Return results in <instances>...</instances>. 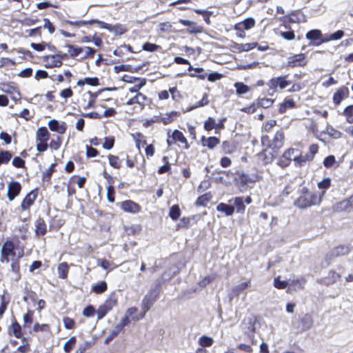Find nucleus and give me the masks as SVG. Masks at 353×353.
<instances>
[{
    "label": "nucleus",
    "mask_w": 353,
    "mask_h": 353,
    "mask_svg": "<svg viewBox=\"0 0 353 353\" xmlns=\"http://www.w3.org/2000/svg\"><path fill=\"white\" fill-rule=\"evenodd\" d=\"M201 143L203 146H206L209 149H213L218 144H219L220 141L218 138H216L215 137H210L208 138L202 137H201Z\"/></svg>",
    "instance_id": "6ab92c4d"
},
{
    "label": "nucleus",
    "mask_w": 353,
    "mask_h": 353,
    "mask_svg": "<svg viewBox=\"0 0 353 353\" xmlns=\"http://www.w3.org/2000/svg\"><path fill=\"white\" fill-rule=\"evenodd\" d=\"M11 261H12L11 265H10L11 269H12V271L14 273V276L13 279L15 281H18V280H19V279L21 277V275L19 274L20 265H19V260L14 259V258H12Z\"/></svg>",
    "instance_id": "b1692460"
},
{
    "label": "nucleus",
    "mask_w": 353,
    "mask_h": 353,
    "mask_svg": "<svg viewBox=\"0 0 353 353\" xmlns=\"http://www.w3.org/2000/svg\"><path fill=\"white\" fill-rule=\"evenodd\" d=\"M340 277L341 275L339 273H336L335 271H330L327 277L325 279L324 283L326 285L332 284L336 282Z\"/></svg>",
    "instance_id": "a878e982"
},
{
    "label": "nucleus",
    "mask_w": 353,
    "mask_h": 353,
    "mask_svg": "<svg viewBox=\"0 0 353 353\" xmlns=\"http://www.w3.org/2000/svg\"><path fill=\"white\" fill-rule=\"evenodd\" d=\"M348 94V90L345 87L341 88L333 95V101L335 104L338 105L341 103L343 99Z\"/></svg>",
    "instance_id": "aec40b11"
},
{
    "label": "nucleus",
    "mask_w": 353,
    "mask_h": 353,
    "mask_svg": "<svg viewBox=\"0 0 353 353\" xmlns=\"http://www.w3.org/2000/svg\"><path fill=\"white\" fill-rule=\"evenodd\" d=\"M343 113L346 117L347 121L350 123H353V105L347 106Z\"/></svg>",
    "instance_id": "49530a36"
},
{
    "label": "nucleus",
    "mask_w": 353,
    "mask_h": 353,
    "mask_svg": "<svg viewBox=\"0 0 353 353\" xmlns=\"http://www.w3.org/2000/svg\"><path fill=\"white\" fill-rule=\"evenodd\" d=\"M323 196L324 191L319 193L312 192L307 188L303 187L300 190L299 196L294 201V205L302 209L312 205H317L320 204Z\"/></svg>",
    "instance_id": "f257e3e1"
},
{
    "label": "nucleus",
    "mask_w": 353,
    "mask_h": 353,
    "mask_svg": "<svg viewBox=\"0 0 353 353\" xmlns=\"http://www.w3.org/2000/svg\"><path fill=\"white\" fill-rule=\"evenodd\" d=\"M350 208H352L353 210V194L347 199L336 204V209L338 210H348L350 212Z\"/></svg>",
    "instance_id": "2eb2a0df"
},
{
    "label": "nucleus",
    "mask_w": 353,
    "mask_h": 353,
    "mask_svg": "<svg viewBox=\"0 0 353 353\" xmlns=\"http://www.w3.org/2000/svg\"><path fill=\"white\" fill-rule=\"evenodd\" d=\"M159 292L160 286L159 285H156L150 289L149 292L145 296H150L152 299H154L156 301V300L159 298Z\"/></svg>",
    "instance_id": "ea45409f"
},
{
    "label": "nucleus",
    "mask_w": 353,
    "mask_h": 353,
    "mask_svg": "<svg viewBox=\"0 0 353 353\" xmlns=\"http://www.w3.org/2000/svg\"><path fill=\"white\" fill-rule=\"evenodd\" d=\"M44 61L46 68L60 67L62 65V57L59 54L46 56Z\"/></svg>",
    "instance_id": "9d476101"
},
{
    "label": "nucleus",
    "mask_w": 353,
    "mask_h": 353,
    "mask_svg": "<svg viewBox=\"0 0 353 353\" xmlns=\"http://www.w3.org/2000/svg\"><path fill=\"white\" fill-rule=\"evenodd\" d=\"M255 25V21L253 18H248L246 19H245L244 21L237 23L236 26H235V29L236 30H248L250 29H251L252 28H253Z\"/></svg>",
    "instance_id": "a211bd4d"
},
{
    "label": "nucleus",
    "mask_w": 353,
    "mask_h": 353,
    "mask_svg": "<svg viewBox=\"0 0 353 353\" xmlns=\"http://www.w3.org/2000/svg\"><path fill=\"white\" fill-rule=\"evenodd\" d=\"M214 342V339L212 337L203 335L199 339V345L203 347H210Z\"/></svg>",
    "instance_id": "473e14b6"
},
{
    "label": "nucleus",
    "mask_w": 353,
    "mask_h": 353,
    "mask_svg": "<svg viewBox=\"0 0 353 353\" xmlns=\"http://www.w3.org/2000/svg\"><path fill=\"white\" fill-rule=\"evenodd\" d=\"M256 322V318L250 315L245 317L241 323V330L248 335H252L255 332V324Z\"/></svg>",
    "instance_id": "423d86ee"
},
{
    "label": "nucleus",
    "mask_w": 353,
    "mask_h": 353,
    "mask_svg": "<svg viewBox=\"0 0 353 353\" xmlns=\"http://www.w3.org/2000/svg\"><path fill=\"white\" fill-rule=\"evenodd\" d=\"M108 160L110 165L116 169H119L121 166V161L117 156L110 154L108 155Z\"/></svg>",
    "instance_id": "72a5a7b5"
},
{
    "label": "nucleus",
    "mask_w": 353,
    "mask_h": 353,
    "mask_svg": "<svg viewBox=\"0 0 353 353\" xmlns=\"http://www.w3.org/2000/svg\"><path fill=\"white\" fill-rule=\"evenodd\" d=\"M301 323L304 330L310 329L313 323L312 316L309 314H305L301 319Z\"/></svg>",
    "instance_id": "58836bf2"
},
{
    "label": "nucleus",
    "mask_w": 353,
    "mask_h": 353,
    "mask_svg": "<svg viewBox=\"0 0 353 353\" xmlns=\"http://www.w3.org/2000/svg\"><path fill=\"white\" fill-rule=\"evenodd\" d=\"M335 163H336L335 157L333 155H329L323 161V165L327 168H332V166H334Z\"/></svg>",
    "instance_id": "6e6d98bb"
},
{
    "label": "nucleus",
    "mask_w": 353,
    "mask_h": 353,
    "mask_svg": "<svg viewBox=\"0 0 353 353\" xmlns=\"http://www.w3.org/2000/svg\"><path fill=\"white\" fill-rule=\"evenodd\" d=\"M344 35V32L343 30H338L329 36L325 38L323 41L327 42L332 40H339L341 39Z\"/></svg>",
    "instance_id": "4c0bfd02"
},
{
    "label": "nucleus",
    "mask_w": 353,
    "mask_h": 353,
    "mask_svg": "<svg viewBox=\"0 0 353 353\" xmlns=\"http://www.w3.org/2000/svg\"><path fill=\"white\" fill-rule=\"evenodd\" d=\"M305 283V280L303 278H298L296 279L292 280L290 285L292 286H298L299 288H303Z\"/></svg>",
    "instance_id": "69168bd1"
},
{
    "label": "nucleus",
    "mask_w": 353,
    "mask_h": 353,
    "mask_svg": "<svg viewBox=\"0 0 353 353\" xmlns=\"http://www.w3.org/2000/svg\"><path fill=\"white\" fill-rule=\"evenodd\" d=\"M284 134L282 132H277L273 139V145L275 148H280L283 144Z\"/></svg>",
    "instance_id": "c85d7f7f"
},
{
    "label": "nucleus",
    "mask_w": 353,
    "mask_h": 353,
    "mask_svg": "<svg viewBox=\"0 0 353 353\" xmlns=\"http://www.w3.org/2000/svg\"><path fill=\"white\" fill-rule=\"evenodd\" d=\"M306 64L304 54H298L288 57L286 66L288 68H296Z\"/></svg>",
    "instance_id": "1a4fd4ad"
},
{
    "label": "nucleus",
    "mask_w": 353,
    "mask_h": 353,
    "mask_svg": "<svg viewBox=\"0 0 353 353\" xmlns=\"http://www.w3.org/2000/svg\"><path fill=\"white\" fill-rule=\"evenodd\" d=\"M50 133L46 127L39 128L36 133L37 150L39 152H45L48 149V141Z\"/></svg>",
    "instance_id": "f03ea898"
},
{
    "label": "nucleus",
    "mask_w": 353,
    "mask_h": 353,
    "mask_svg": "<svg viewBox=\"0 0 353 353\" xmlns=\"http://www.w3.org/2000/svg\"><path fill=\"white\" fill-rule=\"evenodd\" d=\"M171 134L175 142L178 141L183 144L185 149H188L190 148L187 139L181 131L174 130Z\"/></svg>",
    "instance_id": "f3484780"
},
{
    "label": "nucleus",
    "mask_w": 353,
    "mask_h": 353,
    "mask_svg": "<svg viewBox=\"0 0 353 353\" xmlns=\"http://www.w3.org/2000/svg\"><path fill=\"white\" fill-rule=\"evenodd\" d=\"M97 265L105 270H112L117 268V265L106 259H98Z\"/></svg>",
    "instance_id": "2f4dec72"
},
{
    "label": "nucleus",
    "mask_w": 353,
    "mask_h": 353,
    "mask_svg": "<svg viewBox=\"0 0 353 353\" xmlns=\"http://www.w3.org/2000/svg\"><path fill=\"white\" fill-rule=\"evenodd\" d=\"M11 328L13 332V334L16 338H21L22 333H21V325L17 322L12 323L11 325Z\"/></svg>",
    "instance_id": "09e8293b"
},
{
    "label": "nucleus",
    "mask_w": 353,
    "mask_h": 353,
    "mask_svg": "<svg viewBox=\"0 0 353 353\" xmlns=\"http://www.w3.org/2000/svg\"><path fill=\"white\" fill-rule=\"evenodd\" d=\"M130 323V319L127 315H125L120 321V322L115 326L119 330H122L123 327L128 325Z\"/></svg>",
    "instance_id": "338daca9"
},
{
    "label": "nucleus",
    "mask_w": 353,
    "mask_h": 353,
    "mask_svg": "<svg viewBox=\"0 0 353 353\" xmlns=\"http://www.w3.org/2000/svg\"><path fill=\"white\" fill-rule=\"evenodd\" d=\"M321 32L319 30H312L306 34V38L310 40H316L320 39Z\"/></svg>",
    "instance_id": "c03bdc74"
},
{
    "label": "nucleus",
    "mask_w": 353,
    "mask_h": 353,
    "mask_svg": "<svg viewBox=\"0 0 353 353\" xmlns=\"http://www.w3.org/2000/svg\"><path fill=\"white\" fill-rule=\"evenodd\" d=\"M289 283L285 281H280L279 276L274 279V285L277 289H285L288 286Z\"/></svg>",
    "instance_id": "603ef678"
},
{
    "label": "nucleus",
    "mask_w": 353,
    "mask_h": 353,
    "mask_svg": "<svg viewBox=\"0 0 353 353\" xmlns=\"http://www.w3.org/2000/svg\"><path fill=\"white\" fill-rule=\"evenodd\" d=\"M295 153H298L297 149H288L279 158L277 164L283 168L288 167L290 164L291 161L292 160L294 161V157Z\"/></svg>",
    "instance_id": "6e6552de"
},
{
    "label": "nucleus",
    "mask_w": 353,
    "mask_h": 353,
    "mask_svg": "<svg viewBox=\"0 0 353 353\" xmlns=\"http://www.w3.org/2000/svg\"><path fill=\"white\" fill-rule=\"evenodd\" d=\"M179 114V113L178 112L172 111L169 114H166L165 117H161V122L164 125L169 124L173 121L174 117H177Z\"/></svg>",
    "instance_id": "c9c22d12"
},
{
    "label": "nucleus",
    "mask_w": 353,
    "mask_h": 353,
    "mask_svg": "<svg viewBox=\"0 0 353 353\" xmlns=\"http://www.w3.org/2000/svg\"><path fill=\"white\" fill-rule=\"evenodd\" d=\"M37 192L31 191L23 199L21 207L22 210H28L34 202L37 199Z\"/></svg>",
    "instance_id": "4468645a"
},
{
    "label": "nucleus",
    "mask_w": 353,
    "mask_h": 353,
    "mask_svg": "<svg viewBox=\"0 0 353 353\" xmlns=\"http://www.w3.org/2000/svg\"><path fill=\"white\" fill-rule=\"evenodd\" d=\"M181 214V211L179 207L177 205H174L172 206L170 210L169 215L173 220H176L179 218Z\"/></svg>",
    "instance_id": "79ce46f5"
},
{
    "label": "nucleus",
    "mask_w": 353,
    "mask_h": 353,
    "mask_svg": "<svg viewBox=\"0 0 353 353\" xmlns=\"http://www.w3.org/2000/svg\"><path fill=\"white\" fill-rule=\"evenodd\" d=\"M35 232L37 235H44L46 233V224L43 219L39 218L37 219L35 221Z\"/></svg>",
    "instance_id": "412c9836"
},
{
    "label": "nucleus",
    "mask_w": 353,
    "mask_h": 353,
    "mask_svg": "<svg viewBox=\"0 0 353 353\" xmlns=\"http://www.w3.org/2000/svg\"><path fill=\"white\" fill-rule=\"evenodd\" d=\"M12 154L10 152L7 150H0V165L3 163H8L11 158Z\"/></svg>",
    "instance_id": "f704fd0d"
},
{
    "label": "nucleus",
    "mask_w": 353,
    "mask_h": 353,
    "mask_svg": "<svg viewBox=\"0 0 353 353\" xmlns=\"http://www.w3.org/2000/svg\"><path fill=\"white\" fill-rule=\"evenodd\" d=\"M288 74L272 78L267 83L269 89L274 92L277 88L283 90L292 84V81L288 80Z\"/></svg>",
    "instance_id": "20e7f679"
},
{
    "label": "nucleus",
    "mask_w": 353,
    "mask_h": 353,
    "mask_svg": "<svg viewBox=\"0 0 353 353\" xmlns=\"http://www.w3.org/2000/svg\"><path fill=\"white\" fill-rule=\"evenodd\" d=\"M108 288V285L105 281H101L97 284H94L92 287V290L97 294H101L104 292Z\"/></svg>",
    "instance_id": "cd10ccee"
},
{
    "label": "nucleus",
    "mask_w": 353,
    "mask_h": 353,
    "mask_svg": "<svg viewBox=\"0 0 353 353\" xmlns=\"http://www.w3.org/2000/svg\"><path fill=\"white\" fill-rule=\"evenodd\" d=\"M250 283V281L241 283L232 289V294L235 296H239L241 292L246 289Z\"/></svg>",
    "instance_id": "e433bc0d"
},
{
    "label": "nucleus",
    "mask_w": 353,
    "mask_h": 353,
    "mask_svg": "<svg viewBox=\"0 0 353 353\" xmlns=\"http://www.w3.org/2000/svg\"><path fill=\"white\" fill-rule=\"evenodd\" d=\"M121 208L123 211L130 213H137L140 211V206L131 200L122 202Z\"/></svg>",
    "instance_id": "ddd939ff"
},
{
    "label": "nucleus",
    "mask_w": 353,
    "mask_h": 353,
    "mask_svg": "<svg viewBox=\"0 0 353 353\" xmlns=\"http://www.w3.org/2000/svg\"><path fill=\"white\" fill-rule=\"evenodd\" d=\"M137 310H138L137 307H132L127 310L125 315H127L128 318L130 317L132 321H138L141 319H143L144 317V314L137 315L136 313Z\"/></svg>",
    "instance_id": "bb28decb"
},
{
    "label": "nucleus",
    "mask_w": 353,
    "mask_h": 353,
    "mask_svg": "<svg viewBox=\"0 0 353 353\" xmlns=\"http://www.w3.org/2000/svg\"><path fill=\"white\" fill-rule=\"evenodd\" d=\"M351 251L349 245H340L332 249L325 256L324 263L329 265L336 257L348 254Z\"/></svg>",
    "instance_id": "7ed1b4c3"
},
{
    "label": "nucleus",
    "mask_w": 353,
    "mask_h": 353,
    "mask_svg": "<svg viewBox=\"0 0 353 353\" xmlns=\"http://www.w3.org/2000/svg\"><path fill=\"white\" fill-rule=\"evenodd\" d=\"M331 185V180L330 178H325L321 181L318 183V188L325 192L328 189Z\"/></svg>",
    "instance_id": "5fc2aeb1"
},
{
    "label": "nucleus",
    "mask_w": 353,
    "mask_h": 353,
    "mask_svg": "<svg viewBox=\"0 0 353 353\" xmlns=\"http://www.w3.org/2000/svg\"><path fill=\"white\" fill-rule=\"evenodd\" d=\"M216 126V122L214 119L212 117H209L205 122H204V128L207 131L212 130V129L215 128Z\"/></svg>",
    "instance_id": "864d4df0"
},
{
    "label": "nucleus",
    "mask_w": 353,
    "mask_h": 353,
    "mask_svg": "<svg viewBox=\"0 0 353 353\" xmlns=\"http://www.w3.org/2000/svg\"><path fill=\"white\" fill-rule=\"evenodd\" d=\"M235 88L239 94H245L249 90L248 86L242 83H236Z\"/></svg>",
    "instance_id": "13d9d810"
},
{
    "label": "nucleus",
    "mask_w": 353,
    "mask_h": 353,
    "mask_svg": "<svg viewBox=\"0 0 353 353\" xmlns=\"http://www.w3.org/2000/svg\"><path fill=\"white\" fill-rule=\"evenodd\" d=\"M68 265L67 263L63 262L58 266L59 276L61 279H66L68 273Z\"/></svg>",
    "instance_id": "c756f323"
},
{
    "label": "nucleus",
    "mask_w": 353,
    "mask_h": 353,
    "mask_svg": "<svg viewBox=\"0 0 353 353\" xmlns=\"http://www.w3.org/2000/svg\"><path fill=\"white\" fill-rule=\"evenodd\" d=\"M94 344V341H85L80 345L76 353H84L87 350L90 349Z\"/></svg>",
    "instance_id": "de8ad7c7"
},
{
    "label": "nucleus",
    "mask_w": 353,
    "mask_h": 353,
    "mask_svg": "<svg viewBox=\"0 0 353 353\" xmlns=\"http://www.w3.org/2000/svg\"><path fill=\"white\" fill-rule=\"evenodd\" d=\"M95 309L94 307L92 306V305H89L88 307H86L83 311V314L85 316H87V317H90V316H94V313H95Z\"/></svg>",
    "instance_id": "774afa93"
},
{
    "label": "nucleus",
    "mask_w": 353,
    "mask_h": 353,
    "mask_svg": "<svg viewBox=\"0 0 353 353\" xmlns=\"http://www.w3.org/2000/svg\"><path fill=\"white\" fill-rule=\"evenodd\" d=\"M216 210L224 213L226 216H231L234 212V207L223 203H220L216 206Z\"/></svg>",
    "instance_id": "4be33fe9"
},
{
    "label": "nucleus",
    "mask_w": 353,
    "mask_h": 353,
    "mask_svg": "<svg viewBox=\"0 0 353 353\" xmlns=\"http://www.w3.org/2000/svg\"><path fill=\"white\" fill-rule=\"evenodd\" d=\"M33 321V312L31 310H28V312L23 315V321L24 325L23 327H30V324Z\"/></svg>",
    "instance_id": "3c124183"
},
{
    "label": "nucleus",
    "mask_w": 353,
    "mask_h": 353,
    "mask_svg": "<svg viewBox=\"0 0 353 353\" xmlns=\"http://www.w3.org/2000/svg\"><path fill=\"white\" fill-rule=\"evenodd\" d=\"M121 330H119L117 327H114L113 330L111 331L110 334L106 337L105 339V343H108L111 341L115 336H117Z\"/></svg>",
    "instance_id": "0e129e2a"
},
{
    "label": "nucleus",
    "mask_w": 353,
    "mask_h": 353,
    "mask_svg": "<svg viewBox=\"0 0 353 353\" xmlns=\"http://www.w3.org/2000/svg\"><path fill=\"white\" fill-rule=\"evenodd\" d=\"M114 143V137H105V141L103 143V147L105 149L110 150L113 148Z\"/></svg>",
    "instance_id": "e2e57ef3"
},
{
    "label": "nucleus",
    "mask_w": 353,
    "mask_h": 353,
    "mask_svg": "<svg viewBox=\"0 0 353 353\" xmlns=\"http://www.w3.org/2000/svg\"><path fill=\"white\" fill-rule=\"evenodd\" d=\"M155 301L154 299H152L150 296H146L143 298L141 303V307L143 310V312L142 314H145V313L151 308V307L153 305Z\"/></svg>",
    "instance_id": "393cba45"
},
{
    "label": "nucleus",
    "mask_w": 353,
    "mask_h": 353,
    "mask_svg": "<svg viewBox=\"0 0 353 353\" xmlns=\"http://www.w3.org/2000/svg\"><path fill=\"white\" fill-rule=\"evenodd\" d=\"M148 98L142 93L138 92L132 98L130 99L127 102V105L138 104L141 109H143L147 102H148Z\"/></svg>",
    "instance_id": "9b49d317"
},
{
    "label": "nucleus",
    "mask_w": 353,
    "mask_h": 353,
    "mask_svg": "<svg viewBox=\"0 0 353 353\" xmlns=\"http://www.w3.org/2000/svg\"><path fill=\"white\" fill-rule=\"evenodd\" d=\"M48 127L50 130L57 132L59 134H63L66 128L64 124H60L56 119H51L48 121Z\"/></svg>",
    "instance_id": "dca6fc26"
},
{
    "label": "nucleus",
    "mask_w": 353,
    "mask_h": 353,
    "mask_svg": "<svg viewBox=\"0 0 353 353\" xmlns=\"http://www.w3.org/2000/svg\"><path fill=\"white\" fill-rule=\"evenodd\" d=\"M143 50L148 52H155L161 49V46L147 42L143 45Z\"/></svg>",
    "instance_id": "8fccbe9b"
},
{
    "label": "nucleus",
    "mask_w": 353,
    "mask_h": 353,
    "mask_svg": "<svg viewBox=\"0 0 353 353\" xmlns=\"http://www.w3.org/2000/svg\"><path fill=\"white\" fill-rule=\"evenodd\" d=\"M17 255V252L14 251V245L11 241H6L1 248V261L2 263H8L10 257L14 258Z\"/></svg>",
    "instance_id": "0eeeda50"
},
{
    "label": "nucleus",
    "mask_w": 353,
    "mask_h": 353,
    "mask_svg": "<svg viewBox=\"0 0 353 353\" xmlns=\"http://www.w3.org/2000/svg\"><path fill=\"white\" fill-rule=\"evenodd\" d=\"M34 332H49L50 326L48 324L35 323L33 326Z\"/></svg>",
    "instance_id": "4d7b16f0"
},
{
    "label": "nucleus",
    "mask_w": 353,
    "mask_h": 353,
    "mask_svg": "<svg viewBox=\"0 0 353 353\" xmlns=\"http://www.w3.org/2000/svg\"><path fill=\"white\" fill-rule=\"evenodd\" d=\"M83 48V52H85V54L83 58H93L95 54L96 50L90 47L85 46Z\"/></svg>",
    "instance_id": "052dcab7"
},
{
    "label": "nucleus",
    "mask_w": 353,
    "mask_h": 353,
    "mask_svg": "<svg viewBox=\"0 0 353 353\" xmlns=\"http://www.w3.org/2000/svg\"><path fill=\"white\" fill-rule=\"evenodd\" d=\"M21 190V184L17 181H12L8 187V198L11 201L20 193Z\"/></svg>",
    "instance_id": "f8f14e48"
},
{
    "label": "nucleus",
    "mask_w": 353,
    "mask_h": 353,
    "mask_svg": "<svg viewBox=\"0 0 353 353\" xmlns=\"http://www.w3.org/2000/svg\"><path fill=\"white\" fill-rule=\"evenodd\" d=\"M208 103V98H207V95L206 94H204L202 99L201 101H199V102L196 103V104L194 106H192L191 108H190L188 111H190V110H192L196 108H199V107H202L203 105H205Z\"/></svg>",
    "instance_id": "680f3d73"
},
{
    "label": "nucleus",
    "mask_w": 353,
    "mask_h": 353,
    "mask_svg": "<svg viewBox=\"0 0 353 353\" xmlns=\"http://www.w3.org/2000/svg\"><path fill=\"white\" fill-rule=\"evenodd\" d=\"M117 303V299L114 294H112L109 296V297L106 299L105 303L100 305L97 310V318L98 319H101L103 318L105 314L112 310L114 307L116 306Z\"/></svg>",
    "instance_id": "39448f33"
},
{
    "label": "nucleus",
    "mask_w": 353,
    "mask_h": 353,
    "mask_svg": "<svg viewBox=\"0 0 353 353\" xmlns=\"http://www.w3.org/2000/svg\"><path fill=\"white\" fill-rule=\"evenodd\" d=\"M233 202L234 208H236V212L239 213H243L245 210V206L243 203V199L242 197H235L232 200H230V202Z\"/></svg>",
    "instance_id": "5701e85b"
},
{
    "label": "nucleus",
    "mask_w": 353,
    "mask_h": 353,
    "mask_svg": "<svg viewBox=\"0 0 353 353\" xmlns=\"http://www.w3.org/2000/svg\"><path fill=\"white\" fill-rule=\"evenodd\" d=\"M294 161L296 165L297 166H303L306 163V160L304 159L303 155L301 154L299 151L298 150V153L294 154Z\"/></svg>",
    "instance_id": "a18cd8bd"
},
{
    "label": "nucleus",
    "mask_w": 353,
    "mask_h": 353,
    "mask_svg": "<svg viewBox=\"0 0 353 353\" xmlns=\"http://www.w3.org/2000/svg\"><path fill=\"white\" fill-rule=\"evenodd\" d=\"M76 343V337L72 336L70 337L65 343L63 345L64 351L67 353H69L71 350L72 349L73 346Z\"/></svg>",
    "instance_id": "37998d69"
},
{
    "label": "nucleus",
    "mask_w": 353,
    "mask_h": 353,
    "mask_svg": "<svg viewBox=\"0 0 353 353\" xmlns=\"http://www.w3.org/2000/svg\"><path fill=\"white\" fill-rule=\"evenodd\" d=\"M138 80L139 81V83L135 84L133 87L129 88V91L130 92H137L138 93L139 90L145 85V83H146L145 79H138Z\"/></svg>",
    "instance_id": "bf43d9fd"
},
{
    "label": "nucleus",
    "mask_w": 353,
    "mask_h": 353,
    "mask_svg": "<svg viewBox=\"0 0 353 353\" xmlns=\"http://www.w3.org/2000/svg\"><path fill=\"white\" fill-rule=\"evenodd\" d=\"M68 52L70 54V56L72 57H76L79 56L82 52H83V48L81 47L74 46L72 45H68Z\"/></svg>",
    "instance_id": "a19ab883"
},
{
    "label": "nucleus",
    "mask_w": 353,
    "mask_h": 353,
    "mask_svg": "<svg viewBox=\"0 0 353 353\" xmlns=\"http://www.w3.org/2000/svg\"><path fill=\"white\" fill-rule=\"evenodd\" d=\"M261 179V176L259 175H255L252 177L249 176L248 174H242L240 176L241 182L245 184H248V183H254L257 181H259Z\"/></svg>",
    "instance_id": "7c9ffc66"
}]
</instances>
